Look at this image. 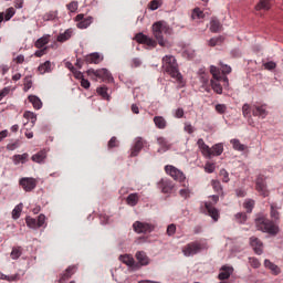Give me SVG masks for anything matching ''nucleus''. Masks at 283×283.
Wrapping results in <instances>:
<instances>
[{"label": "nucleus", "instance_id": "obj_1", "mask_svg": "<svg viewBox=\"0 0 283 283\" xmlns=\"http://www.w3.org/2000/svg\"><path fill=\"white\" fill-rule=\"evenodd\" d=\"M163 70L166 74H169L171 78H176L177 83L184 86L182 84V74L178 70V62H176V57L174 55H166L163 57Z\"/></svg>", "mask_w": 283, "mask_h": 283}, {"label": "nucleus", "instance_id": "obj_2", "mask_svg": "<svg viewBox=\"0 0 283 283\" xmlns=\"http://www.w3.org/2000/svg\"><path fill=\"white\" fill-rule=\"evenodd\" d=\"M153 35L158 41V44L161 48H165L167 45V42L165 41V34H171V28H169V24L165 21H157L151 27Z\"/></svg>", "mask_w": 283, "mask_h": 283}, {"label": "nucleus", "instance_id": "obj_3", "mask_svg": "<svg viewBox=\"0 0 283 283\" xmlns=\"http://www.w3.org/2000/svg\"><path fill=\"white\" fill-rule=\"evenodd\" d=\"M255 224L256 229H259V231H263V233H271L272 235H275L279 231L277 226L264 217L256 218Z\"/></svg>", "mask_w": 283, "mask_h": 283}, {"label": "nucleus", "instance_id": "obj_4", "mask_svg": "<svg viewBox=\"0 0 283 283\" xmlns=\"http://www.w3.org/2000/svg\"><path fill=\"white\" fill-rule=\"evenodd\" d=\"M87 76H90L93 81H104L106 83H112L114 81V77H112V73L107 71V69H99V70H94L91 69L86 72Z\"/></svg>", "mask_w": 283, "mask_h": 283}, {"label": "nucleus", "instance_id": "obj_5", "mask_svg": "<svg viewBox=\"0 0 283 283\" xmlns=\"http://www.w3.org/2000/svg\"><path fill=\"white\" fill-rule=\"evenodd\" d=\"M210 199L211 201L205 202L206 211L214 222H218V220H220V211L213 205H218L220 197L218 195H213Z\"/></svg>", "mask_w": 283, "mask_h": 283}, {"label": "nucleus", "instance_id": "obj_6", "mask_svg": "<svg viewBox=\"0 0 283 283\" xmlns=\"http://www.w3.org/2000/svg\"><path fill=\"white\" fill-rule=\"evenodd\" d=\"M203 249H207V244L195 241L186 244L182 248V253L186 258H191V255H197V253H200Z\"/></svg>", "mask_w": 283, "mask_h": 283}, {"label": "nucleus", "instance_id": "obj_7", "mask_svg": "<svg viewBox=\"0 0 283 283\" xmlns=\"http://www.w3.org/2000/svg\"><path fill=\"white\" fill-rule=\"evenodd\" d=\"M165 171H166V174H168V176L174 178V180H177V182H184V180H186V178H187L185 176V172H182L180 169H178L171 165L165 166Z\"/></svg>", "mask_w": 283, "mask_h": 283}, {"label": "nucleus", "instance_id": "obj_8", "mask_svg": "<svg viewBox=\"0 0 283 283\" xmlns=\"http://www.w3.org/2000/svg\"><path fill=\"white\" fill-rule=\"evenodd\" d=\"M19 185L20 187H22L23 191L30 192L36 189V185H39V181L32 177H23L19 180Z\"/></svg>", "mask_w": 283, "mask_h": 283}, {"label": "nucleus", "instance_id": "obj_9", "mask_svg": "<svg viewBox=\"0 0 283 283\" xmlns=\"http://www.w3.org/2000/svg\"><path fill=\"white\" fill-rule=\"evenodd\" d=\"M156 227L151 223L143 222V221H135L133 223V230L135 233H151Z\"/></svg>", "mask_w": 283, "mask_h": 283}, {"label": "nucleus", "instance_id": "obj_10", "mask_svg": "<svg viewBox=\"0 0 283 283\" xmlns=\"http://www.w3.org/2000/svg\"><path fill=\"white\" fill-rule=\"evenodd\" d=\"M255 189L263 198H269V189H266V178L259 175L255 181Z\"/></svg>", "mask_w": 283, "mask_h": 283}, {"label": "nucleus", "instance_id": "obj_11", "mask_svg": "<svg viewBox=\"0 0 283 283\" xmlns=\"http://www.w3.org/2000/svg\"><path fill=\"white\" fill-rule=\"evenodd\" d=\"M157 187L160 189L161 193H171L176 185L170 179L163 178L157 182Z\"/></svg>", "mask_w": 283, "mask_h": 283}, {"label": "nucleus", "instance_id": "obj_12", "mask_svg": "<svg viewBox=\"0 0 283 283\" xmlns=\"http://www.w3.org/2000/svg\"><path fill=\"white\" fill-rule=\"evenodd\" d=\"M147 145V142L143 139V137L135 138V144L130 149V156L134 158L140 154L143 148Z\"/></svg>", "mask_w": 283, "mask_h": 283}, {"label": "nucleus", "instance_id": "obj_13", "mask_svg": "<svg viewBox=\"0 0 283 283\" xmlns=\"http://www.w3.org/2000/svg\"><path fill=\"white\" fill-rule=\"evenodd\" d=\"M75 21H77V28L80 30H85L92 25V22L94 21V18L86 17L84 14H77L75 18Z\"/></svg>", "mask_w": 283, "mask_h": 283}, {"label": "nucleus", "instance_id": "obj_14", "mask_svg": "<svg viewBox=\"0 0 283 283\" xmlns=\"http://www.w3.org/2000/svg\"><path fill=\"white\" fill-rule=\"evenodd\" d=\"M135 40L137 41V43H144L145 45H148V48H156L158 45V42H156V40L143 33H137Z\"/></svg>", "mask_w": 283, "mask_h": 283}, {"label": "nucleus", "instance_id": "obj_15", "mask_svg": "<svg viewBox=\"0 0 283 283\" xmlns=\"http://www.w3.org/2000/svg\"><path fill=\"white\" fill-rule=\"evenodd\" d=\"M252 116H258L259 118H265L269 116V111H266V105H253Z\"/></svg>", "mask_w": 283, "mask_h": 283}, {"label": "nucleus", "instance_id": "obj_16", "mask_svg": "<svg viewBox=\"0 0 283 283\" xmlns=\"http://www.w3.org/2000/svg\"><path fill=\"white\" fill-rule=\"evenodd\" d=\"M231 275H233V266L223 265L220 269L218 280H221V281L229 280Z\"/></svg>", "mask_w": 283, "mask_h": 283}, {"label": "nucleus", "instance_id": "obj_17", "mask_svg": "<svg viewBox=\"0 0 283 283\" xmlns=\"http://www.w3.org/2000/svg\"><path fill=\"white\" fill-rule=\"evenodd\" d=\"M157 145H159L158 154H165L171 149V144L165 137H157Z\"/></svg>", "mask_w": 283, "mask_h": 283}, {"label": "nucleus", "instance_id": "obj_18", "mask_svg": "<svg viewBox=\"0 0 283 283\" xmlns=\"http://www.w3.org/2000/svg\"><path fill=\"white\" fill-rule=\"evenodd\" d=\"M250 244L258 255H262V241H260V239L251 237Z\"/></svg>", "mask_w": 283, "mask_h": 283}, {"label": "nucleus", "instance_id": "obj_19", "mask_svg": "<svg viewBox=\"0 0 283 283\" xmlns=\"http://www.w3.org/2000/svg\"><path fill=\"white\" fill-rule=\"evenodd\" d=\"M210 73L212 74L213 80L223 81L224 83H229V77H227V76L223 77L222 74H220L219 67L210 66Z\"/></svg>", "mask_w": 283, "mask_h": 283}, {"label": "nucleus", "instance_id": "obj_20", "mask_svg": "<svg viewBox=\"0 0 283 283\" xmlns=\"http://www.w3.org/2000/svg\"><path fill=\"white\" fill-rule=\"evenodd\" d=\"M135 258L140 266H147V264H149V256H147V253H145V251H138L135 254Z\"/></svg>", "mask_w": 283, "mask_h": 283}, {"label": "nucleus", "instance_id": "obj_21", "mask_svg": "<svg viewBox=\"0 0 283 283\" xmlns=\"http://www.w3.org/2000/svg\"><path fill=\"white\" fill-rule=\"evenodd\" d=\"M222 151H224V146H222V144H217L210 148V154L206 155V158H211V156H222Z\"/></svg>", "mask_w": 283, "mask_h": 283}, {"label": "nucleus", "instance_id": "obj_22", "mask_svg": "<svg viewBox=\"0 0 283 283\" xmlns=\"http://www.w3.org/2000/svg\"><path fill=\"white\" fill-rule=\"evenodd\" d=\"M28 160H30V154H28V153L13 156L14 165H25V163H28Z\"/></svg>", "mask_w": 283, "mask_h": 283}, {"label": "nucleus", "instance_id": "obj_23", "mask_svg": "<svg viewBox=\"0 0 283 283\" xmlns=\"http://www.w3.org/2000/svg\"><path fill=\"white\" fill-rule=\"evenodd\" d=\"M74 273H76V266L71 265L69 266L65 272L60 276V281L61 282H66V280H70V277H72V275H74Z\"/></svg>", "mask_w": 283, "mask_h": 283}, {"label": "nucleus", "instance_id": "obj_24", "mask_svg": "<svg viewBox=\"0 0 283 283\" xmlns=\"http://www.w3.org/2000/svg\"><path fill=\"white\" fill-rule=\"evenodd\" d=\"M222 30V23H220V20L217 18H212L210 21V32H213L214 34L218 32H221Z\"/></svg>", "mask_w": 283, "mask_h": 283}, {"label": "nucleus", "instance_id": "obj_25", "mask_svg": "<svg viewBox=\"0 0 283 283\" xmlns=\"http://www.w3.org/2000/svg\"><path fill=\"white\" fill-rule=\"evenodd\" d=\"M103 61V57H101V54L98 53H91L90 55L85 56L86 63H94L95 65H98Z\"/></svg>", "mask_w": 283, "mask_h": 283}, {"label": "nucleus", "instance_id": "obj_26", "mask_svg": "<svg viewBox=\"0 0 283 283\" xmlns=\"http://www.w3.org/2000/svg\"><path fill=\"white\" fill-rule=\"evenodd\" d=\"M119 260L124 264H126L127 266H132L133 269H136V266H138V264H136V261L134 260V258H132L129 254L119 256Z\"/></svg>", "mask_w": 283, "mask_h": 283}, {"label": "nucleus", "instance_id": "obj_27", "mask_svg": "<svg viewBox=\"0 0 283 283\" xmlns=\"http://www.w3.org/2000/svg\"><path fill=\"white\" fill-rule=\"evenodd\" d=\"M50 43V34L43 35L42 38L38 39L35 41L34 46L38 48V50H41L45 48Z\"/></svg>", "mask_w": 283, "mask_h": 283}, {"label": "nucleus", "instance_id": "obj_28", "mask_svg": "<svg viewBox=\"0 0 283 283\" xmlns=\"http://www.w3.org/2000/svg\"><path fill=\"white\" fill-rule=\"evenodd\" d=\"M38 72L40 74H48V73L52 72V62L46 61V62L40 64L38 67Z\"/></svg>", "mask_w": 283, "mask_h": 283}, {"label": "nucleus", "instance_id": "obj_29", "mask_svg": "<svg viewBox=\"0 0 283 283\" xmlns=\"http://www.w3.org/2000/svg\"><path fill=\"white\" fill-rule=\"evenodd\" d=\"M153 120L157 129H165L167 127V119L163 116H155Z\"/></svg>", "mask_w": 283, "mask_h": 283}, {"label": "nucleus", "instance_id": "obj_30", "mask_svg": "<svg viewBox=\"0 0 283 283\" xmlns=\"http://www.w3.org/2000/svg\"><path fill=\"white\" fill-rule=\"evenodd\" d=\"M139 200H140V196H138L137 192L130 193L126 198V202H127V205H129V207H136V205H138Z\"/></svg>", "mask_w": 283, "mask_h": 283}, {"label": "nucleus", "instance_id": "obj_31", "mask_svg": "<svg viewBox=\"0 0 283 283\" xmlns=\"http://www.w3.org/2000/svg\"><path fill=\"white\" fill-rule=\"evenodd\" d=\"M265 269H269L273 275H280V268L271 262L269 259L264 261Z\"/></svg>", "mask_w": 283, "mask_h": 283}, {"label": "nucleus", "instance_id": "obj_32", "mask_svg": "<svg viewBox=\"0 0 283 283\" xmlns=\"http://www.w3.org/2000/svg\"><path fill=\"white\" fill-rule=\"evenodd\" d=\"M45 158H48V153L45 150H40L39 153H36L35 155H33L31 157V160L33 163H43V160H45Z\"/></svg>", "mask_w": 283, "mask_h": 283}, {"label": "nucleus", "instance_id": "obj_33", "mask_svg": "<svg viewBox=\"0 0 283 283\" xmlns=\"http://www.w3.org/2000/svg\"><path fill=\"white\" fill-rule=\"evenodd\" d=\"M255 10L259 12L260 10H271V0H260L259 3L255 6Z\"/></svg>", "mask_w": 283, "mask_h": 283}, {"label": "nucleus", "instance_id": "obj_34", "mask_svg": "<svg viewBox=\"0 0 283 283\" xmlns=\"http://www.w3.org/2000/svg\"><path fill=\"white\" fill-rule=\"evenodd\" d=\"M29 101L32 103L34 109H41L43 107V102L36 95H30Z\"/></svg>", "mask_w": 283, "mask_h": 283}, {"label": "nucleus", "instance_id": "obj_35", "mask_svg": "<svg viewBox=\"0 0 283 283\" xmlns=\"http://www.w3.org/2000/svg\"><path fill=\"white\" fill-rule=\"evenodd\" d=\"M197 145L203 156H207L210 154V147L205 143V139L202 138L198 139Z\"/></svg>", "mask_w": 283, "mask_h": 283}, {"label": "nucleus", "instance_id": "obj_36", "mask_svg": "<svg viewBox=\"0 0 283 283\" xmlns=\"http://www.w3.org/2000/svg\"><path fill=\"white\" fill-rule=\"evenodd\" d=\"M70 39H72V30L71 29H69L64 33H61L60 35H57L59 43H65V41H70Z\"/></svg>", "mask_w": 283, "mask_h": 283}, {"label": "nucleus", "instance_id": "obj_37", "mask_svg": "<svg viewBox=\"0 0 283 283\" xmlns=\"http://www.w3.org/2000/svg\"><path fill=\"white\" fill-rule=\"evenodd\" d=\"M230 143L235 151H244L247 149L244 144L240 143V139H231Z\"/></svg>", "mask_w": 283, "mask_h": 283}, {"label": "nucleus", "instance_id": "obj_38", "mask_svg": "<svg viewBox=\"0 0 283 283\" xmlns=\"http://www.w3.org/2000/svg\"><path fill=\"white\" fill-rule=\"evenodd\" d=\"M21 211H23V203H19L12 210V218H13V220H19L21 218Z\"/></svg>", "mask_w": 283, "mask_h": 283}, {"label": "nucleus", "instance_id": "obj_39", "mask_svg": "<svg viewBox=\"0 0 283 283\" xmlns=\"http://www.w3.org/2000/svg\"><path fill=\"white\" fill-rule=\"evenodd\" d=\"M222 80H211V87L216 94H222V85L220 84Z\"/></svg>", "mask_w": 283, "mask_h": 283}, {"label": "nucleus", "instance_id": "obj_40", "mask_svg": "<svg viewBox=\"0 0 283 283\" xmlns=\"http://www.w3.org/2000/svg\"><path fill=\"white\" fill-rule=\"evenodd\" d=\"M251 112H253V107H251V105L244 104L242 106V114L244 118H251Z\"/></svg>", "mask_w": 283, "mask_h": 283}, {"label": "nucleus", "instance_id": "obj_41", "mask_svg": "<svg viewBox=\"0 0 283 283\" xmlns=\"http://www.w3.org/2000/svg\"><path fill=\"white\" fill-rule=\"evenodd\" d=\"M97 94L105 101H109V94H107V86H101L97 88Z\"/></svg>", "mask_w": 283, "mask_h": 283}, {"label": "nucleus", "instance_id": "obj_42", "mask_svg": "<svg viewBox=\"0 0 283 283\" xmlns=\"http://www.w3.org/2000/svg\"><path fill=\"white\" fill-rule=\"evenodd\" d=\"M224 41V38L217 36L209 40L210 48H216V45H221V43Z\"/></svg>", "mask_w": 283, "mask_h": 283}, {"label": "nucleus", "instance_id": "obj_43", "mask_svg": "<svg viewBox=\"0 0 283 283\" xmlns=\"http://www.w3.org/2000/svg\"><path fill=\"white\" fill-rule=\"evenodd\" d=\"M243 207L247 209L248 213H251L253 211V207H255V201H253V199H247Z\"/></svg>", "mask_w": 283, "mask_h": 283}, {"label": "nucleus", "instance_id": "obj_44", "mask_svg": "<svg viewBox=\"0 0 283 283\" xmlns=\"http://www.w3.org/2000/svg\"><path fill=\"white\" fill-rule=\"evenodd\" d=\"M14 14H17V11L14 10V8L12 7L8 8L4 12V21H10V19H12Z\"/></svg>", "mask_w": 283, "mask_h": 283}, {"label": "nucleus", "instance_id": "obj_45", "mask_svg": "<svg viewBox=\"0 0 283 283\" xmlns=\"http://www.w3.org/2000/svg\"><path fill=\"white\" fill-rule=\"evenodd\" d=\"M23 117L27 118V120H31L32 125L36 123V114H34L33 112H24Z\"/></svg>", "mask_w": 283, "mask_h": 283}, {"label": "nucleus", "instance_id": "obj_46", "mask_svg": "<svg viewBox=\"0 0 283 283\" xmlns=\"http://www.w3.org/2000/svg\"><path fill=\"white\" fill-rule=\"evenodd\" d=\"M27 227H30V229H39L36 219L32 217H27Z\"/></svg>", "mask_w": 283, "mask_h": 283}, {"label": "nucleus", "instance_id": "obj_47", "mask_svg": "<svg viewBox=\"0 0 283 283\" xmlns=\"http://www.w3.org/2000/svg\"><path fill=\"white\" fill-rule=\"evenodd\" d=\"M192 19H205V11L200 8H195L192 11Z\"/></svg>", "mask_w": 283, "mask_h": 283}, {"label": "nucleus", "instance_id": "obj_48", "mask_svg": "<svg viewBox=\"0 0 283 283\" xmlns=\"http://www.w3.org/2000/svg\"><path fill=\"white\" fill-rule=\"evenodd\" d=\"M163 6V0H153L149 2L148 8L150 10H158Z\"/></svg>", "mask_w": 283, "mask_h": 283}, {"label": "nucleus", "instance_id": "obj_49", "mask_svg": "<svg viewBox=\"0 0 283 283\" xmlns=\"http://www.w3.org/2000/svg\"><path fill=\"white\" fill-rule=\"evenodd\" d=\"M271 218L273 220H280V212L277 211V206L274 203L271 205Z\"/></svg>", "mask_w": 283, "mask_h": 283}, {"label": "nucleus", "instance_id": "obj_50", "mask_svg": "<svg viewBox=\"0 0 283 283\" xmlns=\"http://www.w3.org/2000/svg\"><path fill=\"white\" fill-rule=\"evenodd\" d=\"M211 186H212V189L216 191V193H220V191H222V185L220 184V181L212 179Z\"/></svg>", "mask_w": 283, "mask_h": 283}, {"label": "nucleus", "instance_id": "obj_51", "mask_svg": "<svg viewBox=\"0 0 283 283\" xmlns=\"http://www.w3.org/2000/svg\"><path fill=\"white\" fill-rule=\"evenodd\" d=\"M21 258V248H13L11 251V259L19 260Z\"/></svg>", "mask_w": 283, "mask_h": 283}, {"label": "nucleus", "instance_id": "obj_52", "mask_svg": "<svg viewBox=\"0 0 283 283\" xmlns=\"http://www.w3.org/2000/svg\"><path fill=\"white\" fill-rule=\"evenodd\" d=\"M213 171H216V164L213 163H206V166H205V172L206 174H213Z\"/></svg>", "mask_w": 283, "mask_h": 283}, {"label": "nucleus", "instance_id": "obj_53", "mask_svg": "<svg viewBox=\"0 0 283 283\" xmlns=\"http://www.w3.org/2000/svg\"><path fill=\"white\" fill-rule=\"evenodd\" d=\"M66 8L70 12H76L78 10V2L72 1L69 4H66Z\"/></svg>", "mask_w": 283, "mask_h": 283}, {"label": "nucleus", "instance_id": "obj_54", "mask_svg": "<svg viewBox=\"0 0 283 283\" xmlns=\"http://www.w3.org/2000/svg\"><path fill=\"white\" fill-rule=\"evenodd\" d=\"M214 109L218 114H227V105L226 104H217Z\"/></svg>", "mask_w": 283, "mask_h": 283}, {"label": "nucleus", "instance_id": "obj_55", "mask_svg": "<svg viewBox=\"0 0 283 283\" xmlns=\"http://www.w3.org/2000/svg\"><path fill=\"white\" fill-rule=\"evenodd\" d=\"M118 145H119L118 138L112 137L108 142L107 147L108 149H114V147H118Z\"/></svg>", "mask_w": 283, "mask_h": 283}, {"label": "nucleus", "instance_id": "obj_56", "mask_svg": "<svg viewBox=\"0 0 283 283\" xmlns=\"http://www.w3.org/2000/svg\"><path fill=\"white\" fill-rule=\"evenodd\" d=\"M235 218H237L238 222H240V224H244V222H247V213H244V212L237 213Z\"/></svg>", "mask_w": 283, "mask_h": 283}, {"label": "nucleus", "instance_id": "obj_57", "mask_svg": "<svg viewBox=\"0 0 283 283\" xmlns=\"http://www.w3.org/2000/svg\"><path fill=\"white\" fill-rule=\"evenodd\" d=\"M220 176H221V180L222 182H229V172L226 169H221L220 170Z\"/></svg>", "mask_w": 283, "mask_h": 283}, {"label": "nucleus", "instance_id": "obj_58", "mask_svg": "<svg viewBox=\"0 0 283 283\" xmlns=\"http://www.w3.org/2000/svg\"><path fill=\"white\" fill-rule=\"evenodd\" d=\"M7 149L8 151H14V149H19V140L8 144Z\"/></svg>", "mask_w": 283, "mask_h": 283}, {"label": "nucleus", "instance_id": "obj_59", "mask_svg": "<svg viewBox=\"0 0 283 283\" xmlns=\"http://www.w3.org/2000/svg\"><path fill=\"white\" fill-rule=\"evenodd\" d=\"M38 229H41V227H43L45 224V214H40L38 217Z\"/></svg>", "mask_w": 283, "mask_h": 283}, {"label": "nucleus", "instance_id": "obj_60", "mask_svg": "<svg viewBox=\"0 0 283 283\" xmlns=\"http://www.w3.org/2000/svg\"><path fill=\"white\" fill-rule=\"evenodd\" d=\"M176 233V224L171 223L167 227V235H174Z\"/></svg>", "mask_w": 283, "mask_h": 283}, {"label": "nucleus", "instance_id": "obj_61", "mask_svg": "<svg viewBox=\"0 0 283 283\" xmlns=\"http://www.w3.org/2000/svg\"><path fill=\"white\" fill-rule=\"evenodd\" d=\"M184 129L187 132V134H193L195 132V128L190 123H186Z\"/></svg>", "mask_w": 283, "mask_h": 283}, {"label": "nucleus", "instance_id": "obj_62", "mask_svg": "<svg viewBox=\"0 0 283 283\" xmlns=\"http://www.w3.org/2000/svg\"><path fill=\"white\" fill-rule=\"evenodd\" d=\"M14 63H17L18 65H21L25 62V56H23L22 54L18 55L15 59H13Z\"/></svg>", "mask_w": 283, "mask_h": 283}, {"label": "nucleus", "instance_id": "obj_63", "mask_svg": "<svg viewBox=\"0 0 283 283\" xmlns=\"http://www.w3.org/2000/svg\"><path fill=\"white\" fill-rule=\"evenodd\" d=\"M250 264L253 269H260V261L255 258L250 259Z\"/></svg>", "mask_w": 283, "mask_h": 283}, {"label": "nucleus", "instance_id": "obj_64", "mask_svg": "<svg viewBox=\"0 0 283 283\" xmlns=\"http://www.w3.org/2000/svg\"><path fill=\"white\" fill-rule=\"evenodd\" d=\"M73 76L75 77V78H77V81H82V78H84V76H83V72H81V71H78V70H76L75 69V71H73Z\"/></svg>", "mask_w": 283, "mask_h": 283}]
</instances>
